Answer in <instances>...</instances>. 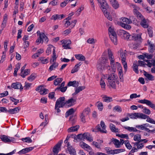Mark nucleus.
<instances>
[{"mask_svg":"<svg viewBox=\"0 0 155 155\" xmlns=\"http://www.w3.org/2000/svg\"><path fill=\"white\" fill-rule=\"evenodd\" d=\"M101 8L104 13L105 16L110 21L112 20V18L111 16L110 15V14L107 12V9L109 8V5L106 2V0L105 1L102 2L100 4Z\"/></svg>","mask_w":155,"mask_h":155,"instance_id":"1","label":"nucleus"},{"mask_svg":"<svg viewBox=\"0 0 155 155\" xmlns=\"http://www.w3.org/2000/svg\"><path fill=\"white\" fill-rule=\"evenodd\" d=\"M110 38L113 43L115 45L117 44V40L116 32L111 27H110L108 29Z\"/></svg>","mask_w":155,"mask_h":155,"instance_id":"2","label":"nucleus"},{"mask_svg":"<svg viewBox=\"0 0 155 155\" xmlns=\"http://www.w3.org/2000/svg\"><path fill=\"white\" fill-rule=\"evenodd\" d=\"M106 126L104 122L102 120L101 122L100 125L98 124L95 127V130H97V131L100 132L102 133H106L107 130H106Z\"/></svg>","mask_w":155,"mask_h":155,"instance_id":"3","label":"nucleus"},{"mask_svg":"<svg viewBox=\"0 0 155 155\" xmlns=\"http://www.w3.org/2000/svg\"><path fill=\"white\" fill-rule=\"evenodd\" d=\"M62 142V140H61L54 147L53 149V155H57L59 150H60Z\"/></svg>","mask_w":155,"mask_h":155,"instance_id":"4","label":"nucleus"},{"mask_svg":"<svg viewBox=\"0 0 155 155\" xmlns=\"http://www.w3.org/2000/svg\"><path fill=\"white\" fill-rule=\"evenodd\" d=\"M139 103L146 104L147 105L149 106L151 108L155 110V104L152 103L151 102L147 99L141 100L138 101Z\"/></svg>","mask_w":155,"mask_h":155,"instance_id":"5","label":"nucleus"},{"mask_svg":"<svg viewBox=\"0 0 155 155\" xmlns=\"http://www.w3.org/2000/svg\"><path fill=\"white\" fill-rule=\"evenodd\" d=\"M46 42H48V37L46 36L44 33H42L41 35H40L38 39L36 40V43H43L44 41Z\"/></svg>","mask_w":155,"mask_h":155,"instance_id":"6","label":"nucleus"},{"mask_svg":"<svg viewBox=\"0 0 155 155\" xmlns=\"http://www.w3.org/2000/svg\"><path fill=\"white\" fill-rule=\"evenodd\" d=\"M132 115L134 117H131V118L136 119L137 118H140L143 119H146L147 117V115L143 113H135L132 114Z\"/></svg>","mask_w":155,"mask_h":155,"instance_id":"7","label":"nucleus"},{"mask_svg":"<svg viewBox=\"0 0 155 155\" xmlns=\"http://www.w3.org/2000/svg\"><path fill=\"white\" fill-rule=\"evenodd\" d=\"M76 103V100L71 98L65 101L66 107H69L75 105Z\"/></svg>","mask_w":155,"mask_h":155,"instance_id":"8","label":"nucleus"},{"mask_svg":"<svg viewBox=\"0 0 155 155\" xmlns=\"http://www.w3.org/2000/svg\"><path fill=\"white\" fill-rule=\"evenodd\" d=\"M0 139L2 141L5 143H9L11 141L14 140V138L11 137L10 139H9L8 137L5 135L1 136Z\"/></svg>","mask_w":155,"mask_h":155,"instance_id":"9","label":"nucleus"},{"mask_svg":"<svg viewBox=\"0 0 155 155\" xmlns=\"http://www.w3.org/2000/svg\"><path fill=\"white\" fill-rule=\"evenodd\" d=\"M11 87L15 89H19L20 91H22L23 87L22 86L21 84L19 82H16L12 84Z\"/></svg>","mask_w":155,"mask_h":155,"instance_id":"10","label":"nucleus"},{"mask_svg":"<svg viewBox=\"0 0 155 155\" xmlns=\"http://www.w3.org/2000/svg\"><path fill=\"white\" fill-rule=\"evenodd\" d=\"M132 40H134L138 41V42L140 43L142 42V39L141 37V34H132Z\"/></svg>","mask_w":155,"mask_h":155,"instance_id":"11","label":"nucleus"},{"mask_svg":"<svg viewBox=\"0 0 155 155\" xmlns=\"http://www.w3.org/2000/svg\"><path fill=\"white\" fill-rule=\"evenodd\" d=\"M61 42L63 44L62 46L64 47V48L65 49H71V48L69 47V45L71 43V41L69 40H67L64 41H61Z\"/></svg>","mask_w":155,"mask_h":155,"instance_id":"12","label":"nucleus"},{"mask_svg":"<svg viewBox=\"0 0 155 155\" xmlns=\"http://www.w3.org/2000/svg\"><path fill=\"white\" fill-rule=\"evenodd\" d=\"M143 74L147 78H145V81H148V80L152 81L154 80V77L153 76L147 73V72L144 70H143Z\"/></svg>","mask_w":155,"mask_h":155,"instance_id":"13","label":"nucleus"},{"mask_svg":"<svg viewBox=\"0 0 155 155\" xmlns=\"http://www.w3.org/2000/svg\"><path fill=\"white\" fill-rule=\"evenodd\" d=\"M84 140L86 139L90 142H91L93 140V139L91 135L88 133H85L83 134Z\"/></svg>","mask_w":155,"mask_h":155,"instance_id":"14","label":"nucleus"},{"mask_svg":"<svg viewBox=\"0 0 155 155\" xmlns=\"http://www.w3.org/2000/svg\"><path fill=\"white\" fill-rule=\"evenodd\" d=\"M33 149L34 147H29L26 148L20 151L19 152H18V153L20 154H25L31 151Z\"/></svg>","mask_w":155,"mask_h":155,"instance_id":"15","label":"nucleus"},{"mask_svg":"<svg viewBox=\"0 0 155 155\" xmlns=\"http://www.w3.org/2000/svg\"><path fill=\"white\" fill-rule=\"evenodd\" d=\"M64 17V16L63 14H56L52 15L51 16V20H61Z\"/></svg>","mask_w":155,"mask_h":155,"instance_id":"16","label":"nucleus"},{"mask_svg":"<svg viewBox=\"0 0 155 155\" xmlns=\"http://www.w3.org/2000/svg\"><path fill=\"white\" fill-rule=\"evenodd\" d=\"M79 82L76 81H70L67 84V86H72L74 87H77L79 86Z\"/></svg>","mask_w":155,"mask_h":155,"instance_id":"17","label":"nucleus"},{"mask_svg":"<svg viewBox=\"0 0 155 155\" xmlns=\"http://www.w3.org/2000/svg\"><path fill=\"white\" fill-rule=\"evenodd\" d=\"M111 142L115 145V147L117 148H119L120 147V141L119 140L112 138L111 140Z\"/></svg>","mask_w":155,"mask_h":155,"instance_id":"18","label":"nucleus"},{"mask_svg":"<svg viewBox=\"0 0 155 155\" xmlns=\"http://www.w3.org/2000/svg\"><path fill=\"white\" fill-rule=\"evenodd\" d=\"M68 151L71 155H76V151L74 148L71 146L67 148Z\"/></svg>","mask_w":155,"mask_h":155,"instance_id":"19","label":"nucleus"},{"mask_svg":"<svg viewBox=\"0 0 155 155\" xmlns=\"http://www.w3.org/2000/svg\"><path fill=\"white\" fill-rule=\"evenodd\" d=\"M110 2L114 9H117L119 7V4L116 0H111Z\"/></svg>","mask_w":155,"mask_h":155,"instance_id":"20","label":"nucleus"},{"mask_svg":"<svg viewBox=\"0 0 155 155\" xmlns=\"http://www.w3.org/2000/svg\"><path fill=\"white\" fill-rule=\"evenodd\" d=\"M79 128V125H76L68 129V132L76 131L78 130Z\"/></svg>","mask_w":155,"mask_h":155,"instance_id":"21","label":"nucleus"},{"mask_svg":"<svg viewBox=\"0 0 155 155\" xmlns=\"http://www.w3.org/2000/svg\"><path fill=\"white\" fill-rule=\"evenodd\" d=\"M65 98L64 97H60L58 99L57 101L58 100L61 101V102H60V105H61V107H63L65 106H66V104H65V102H64L65 100Z\"/></svg>","mask_w":155,"mask_h":155,"instance_id":"22","label":"nucleus"},{"mask_svg":"<svg viewBox=\"0 0 155 155\" xmlns=\"http://www.w3.org/2000/svg\"><path fill=\"white\" fill-rule=\"evenodd\" d=\"M81 146L82 148H86L88 150H92L91 147L83 142L81 143Z\"/></svg>","mask_w":155,"mask_h":155,"instance_id":"23","label":"nucleus"},{"mask_svg":"<svg viewBox=\"0 0 155 155\" xmlns=\"http://www.w3.org/2000/svg\"><path fill=\"white\" fill-rule=\"evenodd\" d=\"M30 70L29 69H27L24 71L23 72L21 71L20 75L23 78H24L26 76L28 75L30 72Z\"/></svg>","mask_w":155,"mask_h":155,"instance_id":"24","label":"nucleus"},{"mask_svg":"<svg viewBox=\"0 0 155 155\" xmlns=\"http://www.w3.org/2000/svg\"><path fill=\"white\" fill-rule=\"evenodd\" d=\"M85 88V87L84 86H79L75 89V92L72 94L76 95L79 93L80 91L83 90Z\"/></svg>","mask_w":155,"mask_h":155,"instance_id":"25","label":"nucleus"},{"mask_svg":"<svg viewBox=\"0 0 155 155\" xmlns=\"http://www.w3.org/2000/svg\"><path fill=\"white\" fill-rule=\"evenodd\" d=\"M75 56L78 60L79 61H84L85 59V57L82 54H75Z\"/></svg>","mask_w":155,"mask_h":155,"instance_id":"26","label":"nucleus"},{"mask_svg":"<svg viewBox=\"0 0 155 155\" xmlns=\"http://www.w3.org/2000/svg\"><path fill=\"white\" fill-rule=\"evenodd\" d=\"M91 111V109L90 108L87 107L86 108H85L82 111V112L81 113L83 114L84 115L86 116H87L89 115V114Z\"/></svg>","mask_w":155,"mask_h":155,"instance_id":"27","label":"nucleus"},{"mask_svg":"<svg viewBox=\"0 0 155 155\" xmlns=\"http://www.w3.org/2000/svg\"><path fill=\"white\" fill-rule=\"evenodd\" d=\"M67 88V86L64 87H58L55 89L54 91H60L64 93L66 91Z\"/></svg>","mask_w":155,"mask_h":155,"instance_id":"28","label":"nucleus"},{"mask_svg":"<svg viewBox=\"0 0 155 155\" xmlns=\"http://www.w3.org/2000/svg\"><path fill=\"white\" fill-rule=\"evenodd\" d=\"M75 112L74 109L73 108H71L66 112L65 113V117L67 118L69 115L72 114Z\"/></svg>","mask_w":155,"mask_h":155,"instance_id":"29","label":"nucleus"},{"mask_svg":"<svg viewBox=\"0 0 155 155\" xmlns=\"http://www.w3.org/2000/svg\"><path fill=\"white\" fill-rule=\"evenodd\" d=\"M51 46L52 48H54L53 49V55L52 57V59H51L50 60V62H51V61H52V62H54V61H55L56 60V54L55 53V47L53 45H51Z\"/></svg>","mask_w":155,"mask_h":155,"instance_id":"30","label":"nucleus"},{"mask_svg":"<svg viewBox=\"0 0 155 155\" xmlns=\"http://www.w3.org/2000/svg\"><path fill=\"white\" fill-rule=\"evenodd\" d=\"M140 25L144 28H147L148 27V25L147 23V21L145 18L142 20L140 22Z\"/></svg>","mask_w":155,"mask_h":155,"instance_id":"31","label":"nucleus"},{"mask_svg":"<svg viewBox=\"0 0 155 155\" xmlns=\"http://www.w3.org/2000/svg\"><path fill=\"white\" fill-rule=\"evenodd\" d=\"M117 77V75L114 73H112V74L109 75V77L108 78V81L110 80H114V79H116Z\"/></svg>","mask_w":155,"mask_h":155,"instance_id":"32","label":"nucleus"},{"mask_svg":"<svg viewBox=\"0 0 155 155\" xmlns=\"http://www.w3.org/2000/svg\"><path fill=\"white\" fill-rule=\"evenodd\" d=\"M63 81L62 78H58L56 79L54 81V84L55 86L59 85V84L61 83Z\"/></svg>","mask_w":155,"mask_h":155,"instance_id":"33","label":"nucleus"},{"mask_svg":"<svg viewBox=\"0 0 155 155\" xmlns=\"http://www.w3.org/2000/svg\"><path fill=\"white\" fill-rule=\"evenodd\" d=\"M110 129L112 132L115 133L118 132V129L116 128L115 126L112 124H110Z\"/></svg>","mask_w":155,"mask_h":155,"instance_id":"34","label":"nucleus"},{"mask_svg":"<svg viewBox=\"0 0 155 155\" xmlns=\"http://www.w3.org/2000/svg\"><path fill=\"white\" fill-rule=\"evenodd\" d=\"M120 20H122L123 23L125 24H130L132 23V21L126 18H122Z\"/></svg>","mask_w":155,"mask_h":155,"instance_id":"35","label":"nucleus"},{"mask_svg":"<svg viewBox=\"0 0 155 155\" xmlns=\"http://www.w3.org/2000/svg\"><path fill=\"white\" fill-rule=\"evenodd\" d=\"M132 37V35H130L129 33L126 31V33L124 35L123 37H124V39L131 40Z\"/></svg>","mask_w":155,"mask_h":155,"instance_id":"36","label":"nucleus"},{"mask_svg":"<svg viewBox=\"0 0 155 155\" xmlns=\"http://www.w3.org/2000/svg\"><path fill=\"white\" fill-rule=\"evenodd\" d=\"M36 77V75L35 74L32 73L30 76L27 79L28 80L31 81L35 80Z\"/></svg>","mask_w":155,"mask_h":155,"instance_id":"37","label":"nucleus"},{"mask_svg":"<svg viewBox=\"0 0 155 155\" xmlns=\"http://www.w3.org/2000/svg\"><path fill=\"white\" fill-rule=\"evenodd\" d=\"M59 101L58 100V101H56L55 106V109L57 110V113H59L61 112V110L59 109V108L58 107V105L61 102V101Z\"/></svg>","mask_w":155,"mask_h":155,"instance_id":"38","label":"nucleus"},{"mask_svg":"<svg viewBox=\"0 0 155 155\" xmlns=\"http://www.w3.org/2000/svg\"><path fill=\"white\" fill-rule=\"evenodd\" d=\"M110 85V86L114 89H116V85L115 82L114 80H112L111 81H108Z\"/></svg>","mask_w":155,"mask_h":155,"instance_id":"39","label":"nucleus"},{"mask_svg":"<svg viewBox=\"0 0 155 155\" xmlns=\"http://www.w3.org/2000/svg\"><path fill=\"white\" fill-rule=\"evenodd\" d=\"M20 64L18 63L15 66V71L14 72V76H16L17 75V72L19 69L20 68Z\"/></svg>","mask_w":155,"mask_h":155,"instance_id":"40","label":"nucleus"},{"mask_svg":"<svg viewBox=\"0 0 155 155\" xmlns=\"http://www.w3.org/2000/svg\"><path fill=\"white\" fill-rule=\"evenodd\" d=\"M148 44L149 45V52L153 53L155 50L154 45L151 44L150 42Z\"/></svg>","mask_w":155,"mask_h":155,"instance_id":"41","label":"nucleus"},{"mask_svg":"<svg viewBox=\"0 0 155 155\" xmlns=\"http://www.w3.org/2000/svg\"><path fill=\"white\" fill-rule=\"evenodd\" d=\"M118 76L120 78V82L124 81L123 74L122 70H120L118 73Z\"/></svg>","mask_w":155,"mask_h":155,"instance_id":"42","label":"nucleus"},{"mask_svg":"<svg viewBox=\"0 0 155 155\" xmlns=\"http://www.w3.org/2000/svg\"><path fill=\"white\" fill-rule=\"evenodd\" d=\"M104 65L101 63H99L97 65V68L98 70L99 71H101L104 68Z\"/></svg>","mask_w":155,"mask_h":155,"instance_id":"43","label":"nucleus"},{"mask_svg":"<svg viewBox=\"0 0 155 155\" xmlns=\"http://www.w3.org/2000/svg\"><path fill=\"white\" fill-rule=\"evenodd\" d=\"M97 106L100 111H102L103 108V105L102 103L97 102Z\"/></svg>","mask_w":155,"mask_h":155,"instance_id":"44","label":"nucleus"},{"mask_svg":"<svg viewBox=\"0 0 155 155\" xmlns=\"http://www.w3.org/2000/svg\"><path fill=\"white\" fill-rule=\"evenodd\" d=\"M104 101L107 102H109L112 101V97H110L105 96L103 97Z\"/></svg>","mask_w":155,"mask_h":155,"instance_id":"45","label":"nucleus"},{"mask_svg":"<svg viewBox=\"0 0 155 155\" xmlns=\"http://www.w3.org/2000/svg\"><path fill=\"white\" fill-rule=\"evenodd\" d=\"M147 125V124H143L142 125H137L136 126V127L140 130H143L145 127L148 126Z\"/></svg>","mask_w":155,"mask_h":155,"instance_id":"46","label":"nucleus"},{"mask_svg":"<svg viewBox=\"0 0 155 155\" xmlns=\"http://www.w3.org/2000/svg\"><path fill=\"white\" fill-rule=\"evenodd\" d=\"M126 33V31L124 30L120 29L118 32V34L122 38L124 35Z\"/></svg>","mask_w":155,"mask_h":155,"instance_id":"47","label":"nucleus"},{"mask_svg":"<svg viewBox=\"0 0 155 155\" xmlns=\"http://www.w3.org/2000/svg\"><path fill=\"white\" fill-rule=\"evenodd\" d=\"M21 140L22 141L26 143H31L32 142V140L29 137H26L25 138H22L21 139Z\"/></svg>","mask_w":155,"mask_h":155,"instance_id":"48","label":"nucleus"},{"mask_svg":"<svg viewBox=\"0 0 155 155\" xmlns=\"http://www.w3.org/2000/svg\"><path fill=\"white\" fill-rule=\"evenodd\" d=\"M58 63L54 62L49 67V69L51 71L53 69V68H56L58 67Z\"/></svg>","mask_w":155,"mask_h":155,"instance_id":"49","label":"nucleus"},{"mask_svg":"<svg viewBox=\"0 0 155 155\" xmlns=\"http://www.w3.org/2000/svg\"><path fill=\"white\" fill-rule=\"evenodd\" d=\"M138 65L134 63L133 66V71L136 73L138 74L139 73V71L138 70Z\"/></svg>","mask_w":155,"mask_h":155,"instance_id":"50","label":"nucleus"},{"mask_svg":"<svg viewBox=\"0 0 155 155\" xmlns=\"http://www.w3.org/2000/svg\"><path fill=\"white\" fill-rule=\"evenodd\" d=\"M124 143L126 147L128 149L130 150L132 148V146L128 140L125 141Z\"/></svg>","mask_w":155,"mask_h":155,"instance_id":"51","label":"nucleus"},{"mask_svg":"<svg viewBox=\"0 0 155 155\" xmlns=\"http://www.w3.org/2000/svg\"><path fill=\"white\" fill-rule=\"evenodd\" d=\"M108 59L104 57H102L101 59V63L104 65V64H106L108 63Z\"/></svg>","mask_w":155,"mask_h":155,"instance_id":"52","label":"nucleus"},{"mask_svg":"<svg viewBox=\"0 0 155 155\" xmlns=\"http://www.w3.org/2000/svg\"><path fill=\"white\" fill-rule=\"evenodd\" d=\"M147 117L146 118V119L147 118L146 121L150 123L155 124V120H154L153 119L149 117L147 115Z\"/></svg>","mask_w":155,"mask_h":155,"instance_id":"53","label":"nucleus"},{"mask_svg":"<svg viewBox=\"0 0 155 155\" xmlns=\"http://www.w3.org/2000/svg\"><path fill=\"white\" fill-rule=\"evenodd\" d=\"M76 138H77V139H78L84 140L83 134H78L76 137H74V139H75Z\"/></svg>","mask_w":155,"mask_h":155,"instance_id":"54","label":"nucleus"},{"mask_svg":"<svg viewBox=\"0 0 155 155\" xmlns=\"http://www.w3.org/2000/svg\"><path fill=\"white\" fill-rule=\"evenodd\" d=\"M143 54L145 56V57L148 59L152 58L153 56V54H149L146 53H144Z\"/></svg>","mask_w":155,"mask_h":155,"instance_id":"55","label":"nucleus"},{"mask_svg":"<svg viewBox=\"0 0 155 155\" xmlns=\"http://www.w3.org/2000/svg\"><path fill=\"white\" fill-rule=\"evenodd\" d=\"M86 117V116L84 115L83 114L81 113L80 115L81 120L83 123H85L86 122L85 117Z\"/></svg>","mask_w":155,"mask_h":155,"instance_id":"56","label":"nucleus"},{"mask_svg":"<svg viewBox=\"0 0 155 155\" xmlns=\"http://www.w3.org/2000/svg\"><path fill=\"white\" fill-rule=\"evenodd\" d=\"M25 85L24 87V89L25 90H26L28 89H29V88L30 87L31 85V84L25 82Z\"/></svg>","mask_w":155,"mask_h":155,"instance_id":"57","label":"nucleus"},{"mask_svg":"<svg viewBox=\"0 0 155 155\" xmlns=\"http://www.w3.org/2000/svg\"><path fill=\"white\" fill-rule=\"evenodd\" d=\"M113 110H115L118 112H120L122 111V109L120 106H117L114 107Z\"/></svg>","mask_w":155,"mask_h":155,"instance_id":"58","label":"nucleus"},{"mask_svg":"<svg viewBox=\"0 0 155 155\" xmlns=\"http://www.w3.org/2000/svg\"><path fill=\"white\" fill-rule=\"evenodd\" d=\"M48 91V90L46 88H44L43 90H41L40 92L41 94L43 95L47 93V92Z\"/></svg>","mask_w":155,"mask_h":155,"instance_id":"59","label":"nucleus"},{"mask_svg":"<svg viewBox=\"0 0 155 155\" xmlns=\"http://www.w3.org/2000/svg\"><path fill=\"white\" fill-rule=\"evenodd\" d=\"M100 84L102 88L105 89V84L104 80L101 78L100 81Z\"/></svg>","mask_w":155,"mask_h":155,"instance_id":"60","label":"nucleus"},{"mask_svg":"<svg viewBox=\"0 0 155 155\" xmlns=\"http://www.w3.org/2000/svg\"><path fill=\"white\" fill-rule=\"evenodd\" d=\"M39 59L43 64L48 62V60L47 59H45V58L43 57H40Z\"/></svg>","mask_w":155,"mask_h":155,"instance_id":"61","label":"nucleus"},{"mask_svg":"<svg viewBox=\"0 0 155 155\" xmlns=\"http://www.w3.org/2000/svg\"><path fill=\"white\" fill-rule=\"evenodd\" d=\"M92 144L96 148L98 149L100 148L101 145L98 142L96 141H93L92 142Z\"/></svg>","mask_w":155,"mask_h":155,"instance_id":"62","label":"nucleus"},{"mask_svg":"<svg viewBox=\"0 0 155 155\" xmlns=\"http://www.w3.org/2000/svg\"><path fill=\"white\" fill-rule=\"evenodd\" d=\"M114 154H117L120 152H123L125 151L124 149H117L114 150Z\"/></svg>","mask_w":155,"mask_h":155,"instance_id":"63","label":"nucleus"},{"mask_svg":"<svg viewBox=\"0 0 155 155\" xmlns=\"http://www.w3.org/2000/svg\"><path fill=\"white\" fill-rule=\"evenodd\" d=\"M130 7H132L134 8L133 11H136L137 10H138L139 9V7L138 6L134 4H130Z\"/></svg>","mask_w":155,"mask_h":155,"instance_id":"64","label":"nucleus"}]
</instances>
